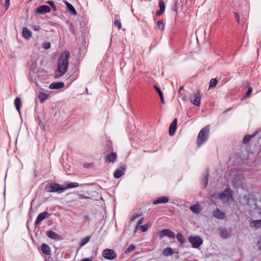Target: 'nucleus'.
I'll list each match as a JSON object with an SVG mask.
<instances>
[{
  "label": "nucleus",
  "instance_id": "nucleus-1",
  "mask_svg": "<svg viewBox=\"0 0 261 261\" xmlns=\"http://www.w3.org/2000/svg\"><path fill=\"white\" fill-rule=\"evenodd\" d=\"M70 53L68 50L64 51L60 56L57 65V69L55 71L54 77L58 79L63 76L68 68Z\"/></svg>",
  "mask_w": 261,
  "mask_h": 261
},
{
  "label": "nucleus",
  "instance_id": "nucleus-27",
  "mask_svg": "<svg viewBox=\"0 0 261 261\" xmlns=\"http://www.w3.org/2000/svg\"><path fill=\"white\" fill-rule=\"evenodd\" d=\"M250 226L255 228H258L261 227V219L253 220L250 223Z\"/></svg>",
  "mask_w": 261,
  "mask_h": 261
},
{
  "label": "nucleus",
  "instance_id": "nucleus-26",
  "mask_svg": "<svg viewBox=\"0 0 261 261\" xmlns=\"http://www.w3.org/2000/svg\"><path fill=\"white\" fill-rule=\"evenodd\" d=\"M190 210L195 214H199L201 210L200 206L198 204H195L193 205H192L190 207Z\"/></svg>",
  "mask_w": 261,
  "mask_h": 261
},
{
  "label": "nucleus",
  "instance_id": "nucleus-20",
  "mask_svg": "<svg viewBox=\"0 0 261 261\" xmlns=\"http://www.w3.org/2000/svg\"><path fill=\"white\" fill-rule=\"evenodd\" d=\"M22 36L27 40L29 39L32 36V32L27 28L22 29Z\"/></svg>",
  "mask_w": 261,
  "mask_h": 261
},
{
  "label": "nucleus",
  "instance_id": "nucleus-13",
  "mask_svg": "<svg viewBox=\"0 0 261 261\" xmlns=\"http://www.w3.org/2000/svg\"><path fill=\"white\" fill-rule=\"evenodd\" d=\"M177 123V120L176 118L174 119L171 122L169 128V134L170 136H172L175 134L176 130V125Z\"/></svg>",
  "mask_w": 261,
  "mask_h": 261
},
{
  "label": "nucleus",
  "instance_id": "nucleus-17",
  "mask_svg": "<svg viewBox=\"0 0 261 261\" xmlns=\"http://www.w3.org/2000/svg\"><path fill=\"white\" fill-rule=\"evenodd\" d=\"M64 3L66 6L67 10L69 12L70 14L72 15H75L76 14V12L74 7L68 2H65Z\"/></svg>",
  "mask_w": 261,
  "mask_h": 261
},
{
  "label": "nucleus",
  "instance_id": "nucleus-16",
  "mask_svg": "<svg viewBox=\"0 0 261 261\" xmlns=\"http://www.w3.org/2000/svg\"><path fill=\"white\" fill-rule=\"evenodd\" d=\"M63 82H53L49 85V88L51 89H60L64 87Z\"/></svg>",
  "mask_w": 261,
  "mask_h": 261
},
{
  "label": "nucleus",
  "instance_id": "nucleus-48",
  "mask_svg": "<svg viewBox=\"0 0 261 261\" xmlns=\"http://www.w3.org/2000/svg\"><path fill=\"white\" fill-rule=\"evenodd\" d=\"M6 9L7 10L10 6V0H5Z\"/></svg>",
  "mask_w": 261,
  "mask_h": 261
},
{
  "label": "nucleus",
  "instance_id": "nucleus-7",
  "mask_svg": "<svg viewBox=\"0 0 261 261\" xmlns=\"http://www.w3.org/2000/svg\"><path fill=\"white\" fill-rule=\"evenodd\" d=\"M126 168V165L125 164L121 163L119 168L115 171L114 173V176L116 178L120 177L121 176L124 174Z\"/></svg>",
  "mask_w": 261,
  "mask_h": 261
},
{
  "label": "nucleus",
  "instance_id": "nucleus-44",
  "mask_svg": "<svg viewBox=\"0 0 261 261\" xmlns=\"http://www.w3.org/2000/svg\"><path fill=\"white\" fill-rule=\"evenodd\" d=\"M140 215H141V214H136L133 215L132 216L131 221H134L137 218L140 217Z\"/></svg>",
  "mask_w": 261,
  "mask_h": 261
},
{
  "label": "nucleus",
  "instance_id": "nucleus-57",
  "mask_svg": "<svg viewBox=\"0 0 261 261\" xmlns=\"http://www.w3.org/2000/svg\"><path fill=\"white\" fill-rule=\"evenodd\" d=\"M85 218L89 219V217H88V216H85Z\"/></svg>",
  "mask_w": 261,
  "mask_h": 261
},
{
  "label": "nucleus",
  "instance_id": "nucleus-52",
  "mask_svg": "<svg viewBox=\"0 0 261 261\" xmlns=\"http://www.w3.org/2000/svg\"><path fill=\"white\" fill-rule=\"evenodd\" d=\"M173 10H174L175 12H176V13L177 12V11H178V8H177V2L175 3L174 7Z\"/></svg>",
  "mask_w": 261,
  "mask_h": 261
},
{
  "label": "nucleus",
  "instance_id": "nucleus-18",
  "mask_svg": "<svg viewBox=\"0 0 261 261\" xmlns=\"http://www.w3.org/2000/svg\"><path fill=\"white\" fill-rule=\"evenodd\" d=\"M47 236L52 239L58 240L60 239V235L57 233L52 231L49 230L46 232Z\"/></svg>",
  "mask_w": 261,
  "mask_h": 261
},
{
  "label": "nucleus",
  "instance_id": "nucleus-50",
  "mask_svg": "<svg viewBox=\"0 0 261 261\" xmlns=\"http://www.w3.org/2000/svg\"><path fill=\"white\" fill-rule=\"evenodd\" d=\"M244 199L246 200L247 203L248 204V203L249 202V199H250L248 197V196L247 195H244Z\"/></svg>",
  "mask_w": 261,
  "mask_h": 261
},
{
  "label": "nucleus",
  "instance_id": "nucleus-53",
  "mask_svg": "<svg viewBox=\"0 0 261 261\" xmlns=\"http://www.w3.org/2000/svg\"><path fill=\"white\" fill-rule=\"evenodd\" d=\"M160 97L161 101L162 103H164L165 101H164V97H163V94L162 95H160Z\"/></svg>",
  "mask_w": 261,
  "mask_h": 261
},
{
  "label": "nucleus",
  "instance_id": "nucleus-8",
  "mask_svg": "<svg viewBox=\"0 0 261 261\" xmlns=\"http://www.w3.org/2000/svg\"><path fill=\"white\" fill-rule=\"evenodd\" d=\"M201 100V94L199 91L192 96L190 98V101L196 106H199Z\"/></svg>",
  "mask_w": 261,
  "mask_h": 261
},
{
  "label": "nucleus",
  "instance_id": "nucleus-4",
  "mask_svg": "<svg viewBox=\"0 0 261 261\" xmlns=\"http://www.w3.org/2000/svg\"><path fill=\"white\" fill-rule=\"evenodd\" d=\"M189 241L194 248H199L203 243V240L198 236L189 237Z\"/></svg>",
  "mask_w": 261,
  "mask_h": 261
},
{
  "label": "nucleus",
  "instance_id": "nucleus-10",
  "mask_svg": "<svg viewBox=\"0 0 261 261\" xmlns=\"http://www.w3.org/2000/svg\"><path fill=\"white\" fill-rule=\"evenodd\" d=\"M49 216L50 215L47 212H44L43 213L39 214L35 220V225L36 226L39 225L42 221L49 217Z\"/></svg>",
  "mask_w": 261,
  "mask_h": 261
},
{
  "label": "nucleus",
  "instance_id": "nucleus-40",
  "mask_svg": "<svg viewBox=\"0 0 261 261\" xmlns=\"http://www.w3.org/2000/svg\"><path fill=\"white\" fill-rule=\"evenodd\" d=\"M47 4H48L50 7L52 8V9L54 10V11H56L57 10V8H56V5H55L54 4V2H53V1H47Z\"/></svg>",
  "mask_w": 261,
  "mask_h": 261
},
{
  "label": "nucleus",
  "instance_id": "nucleus-43",
  "mask_svg": "<svg viewBox=\"0 0 261 261\" xmlns=\"http://www.w3.org/2000/svg\"><path fill=\"white\" fill-rule=\"evenodd\" d=\"M38 125L41 127V128L44 130L45 126L44 125L43 122L41 120V119H39L38 121Z\"/></svg>",
  "mask_w": 261,
  "mask_h": 261
},
{
  "label": "nucleus",
  "instance_id": "nucleus-30",
  "mask_svg": "<svg viewBox=\"0 0 261 261\" xmlns=\"http://www.w3.org/2000/svg\"><path fill=\"white\" fill-rule=\"evenodd\" d=\"M136 247L134 244H130L129 246L125 250L124 253L125 254H128L130 252L133 251L136 249Z\"/></svg>",
  "mask_w": 261,
  "mask_h": 261
},
{
  "label": "nucleus",
  "instance_id": "nucleus-25",
  "mask_svg": "<svg viewBox=\"0 0 261 261\" xmlns=\"http://www.w3.org/2000/svg\"><path fill=\"white\" fill-rule=\"evenodd\" d=\"M119 17V15L118 14H115L114 15V18L115 20L114 22V24L115 27H116L118 30H120L121 29L122 25L121 23L119 20L118 19Z\"/></svg>",
  "mask_w": 261,
  "mask_h": 261
},
{
  "label": "nucleus",
  "instance_id": "nucleus-15",
  "mask_svg": "<svg viewBox=\"0 0 261 261\" xmlns=\"http://www.w3.org/2000/svg\"><path fill=\"white\" fill-rule=\"evenodd\" d=\"M169 201V198L166 196H163L158 198L156 200L152 202L153 205L158 204L166 203Z\"/></svg>",
  "mask_w": 261,
  "mask_h": 261
},
{
  "label": "nucleus",
  "instance_id": "nucleus-46",
  "mask_svg": "<svg viewBox=\"0 0 261 261\" xmlns=\"http://www.w3.org/2000/svg\"><path fill=\"white\" fill-rule=\"evenodd\" d=\"M50 43L49 42H46L44 44L43 47L45 49H48L50 47Z\"/></svg>",
  "mask_w": 261,
  "mask_h": 261
},
{
  "label": "nucleus",
  "instance_id": "nucleus-51",
  "mask_svg": "<svg viewBox=\"0 0 261 261\" xmlns=\"http://www.w3.org/2000/svg\"><path fill=\"white\" fill-rule=\"evenodd\" d=\"M257 244L258 245V249L261 250V237L260 239L258 241Z\"/></svg>",
  "mask_w": 261,
  "mask_h": 261
},
{
  "label": "nucleus",
  "instance_id": "nucleus-35",
  "mask_svg": "<svg viewBox=\"0 0 261 261\" xmlns=\"http://www.w3.org/2000/svg\"><path fill=\"white\" fill-rule=\"evenodd\" d=\"M217 80L216 79H212L210 82V87H214L217 84Z\"/></svg>",
  "mask_w": 261,
  "mask_h": 261
},
{
  "label": "nucleus",
  "instance_id": "nucleus-21",
  "mask_svg": "<svg viewBox=\"0 0 261 261\" xmlns=\"http://www.w3.org/2000/svg\"><path fill=\"white\" fill-rule=\"evenodd\" d=\"M209 176V172L207 170L206 171L204 176L201 180V182L204 188H205L207 186Z\"/></svg>",
  "mask_w": 261,
  "mask_h": 261
},
{
  "label": "nucleus",
  "instance_id": "nucleus-28",
  "mask_svg": "<svg viewBox=\"0 0 261 261\" xmlns=\"http://www.w3.org/2000/svg\"><path fill=\"white\" fill-rule=\"evenodd\" d=\"M79 186V184L77 182H66L65 183V186L63 188H65V190L70 188H76Z\"/></svg>",
  "mask_w": 261,
  "mask_h": 261
},
{
  "label": "nucleus",
  "instance_id": "nucleus-39",
  "mask_svg": "<svg viewBox=\"0 0 261 261\" xmlns=\"http://www.w3.org/2000/svg\"><path fill=\"white\" fill-rule=\"evenodd\" d=\"M149 227V224L148 223H146L145 225H141L140 228L142 231V232H145L147 231Z\"/></svg>",
  "mask_w": 261,
  "mask_h": 261
},
{
  "label": "nucleus",
  "instance_id": "nucleus-11",
  "mask_svg": "<svg viewBox=\"0 0 261 261\" xmlns=\"http://www.w3.org/2000/svg\"><path fill=\"white\" fill-rule=\"evenodd\" d=\"M117 159V155L116 152H111L105 158V162L107 163H114Z\"/></svg>",
  "mask_w": 261,
  "mask_h": 261
},
{
  "label": "nucleus",
  "instance_id": "nucleus-41",
  "mask_svg": "<svg viewBox=\"0 0 261 261\" xmlns=\"http://www.w3.org/2000/svg\"><path fill=\"white\" fill-rule=\"evenodd\" d=\"M252 90H253V89H252V87L248 88L247 91L245 95L244 96V98H246V97H249L250 95V94H251V93L252 92Z\"/></svg>",
  "mask_w": 261,
  "mask_h": 261
},
{
  "label": "nucleus",
  "instance_id": "nucleus-3",
  "mask_svg": "<svg viewBox=\"0 0 261 261\" xmlns=\"http://www.w3.org/2000/svg\"><path fill=\"white\" fill-rule=\"evenodd\" d=\"M45 190L48 192L62 193L65 191V188H63L59 184L50 182L45 186Z\"/></svg>",
  "mask_w": 261,
  "mask_h": 261
},
{
  "label": "nucleus",
  "instance_id": "nucleus-29",
  "mask_svg": "<svg viewBox=\"0 0 261 261\" xmlns=\"http://www.w3.org/2000/svg\"><path fill=\"white\" fill-rule=\"evenodd\" d=\"M90 238L91 236H87L86 237L82 238L80 243V247H81L88 243Z\"/></svg>",
  "mask_w": 261,
  "mask_h": 261
},
{
  "label": "nucleus",
  "instance_id": "nucleus-49",
  "mask_svg": "<svg viewBox=\"0 0 261 261\" xmlns=\"http://www.w3.org/2000/svg\"><path fill=\"white\" fill-rule=\"evenodd\" d=\"M69 30H70V31L73 34H75V31H74V28H73V27L72 24H70V27H69Z\"/></svg>",
  "mask_w": 261,
  "mask_h": 261
},
{
  "label": "nucleus",
  "instance_id": "nucleus-31",
  "mask_svg": "<svg viewBox=\"0 0 261 261\" xmlns=\"http://www.w3.org/2000/svg\"><path fill=\"white\" fill-rule=\"evenodd\" d=\"M220 235L222 238L226 239L228 237V232L226 228L220 229Z\"/></svg>",
  "mask_w": 261,
  "mask_h": 261
},
{
  "label": "nucleus",
  "instance_id": "nucleus-22",
  "mask_svg": "<svg viewBox=\"0 0 261 261\" xmlns=\"http://www.w3.org/2000/svg\"><path fill=\"white\" fill-rule=\"evenodd\" d=\"M174 253L173 249L171 247H167L163 250V254L165 256L172 255Z\"/></svg>",
  "mask_w": 261,
  "mask_h": 261
},
{
  "label": "nucleus",
  "instance_id": "nucleus-23",
  "mask_svg": "<svg viewBox=\"0 0 261 261\" xmlns=\"http://www.w3.org/2000/svg\"><path fill=\"white\" fill-rule=\"evenodd\" d=\"M14 105L16 110L20 113V108L21 107V101L19 97H16L14 100Z\"/></svg>",
  "mask_w": 261,
  "mask_h": 261
},
{
  "label": "nucleus",
  "instance_id": "nucleus-6",
  "mask_svg": "<svg viewBox=\"0 0 261 261\" xmlns=\"http://www.w3.org/2000/svg\"><path fill=\"white\" fill-rule=\"evenodd\" d=\"M102 256L106 259L112 260L116 257L117 255L113 249H105L102 252Z\"/></svg>",
  "mask_w": 261,
  "mask_h": 261
},
{
  "label": "nucleus",
  "instance_id": "nucleus-2",
  "mask_svg": "<svg viewBox=\"0 0 261 261\" xmlns=\"http://www.w3.org/2000/svg\"><path fill=\"white\" fill-rule=\"evenodd\" d=\"M210 128L208 126H205L199 132L197 139V146L200 147L203 143L207 141L208 138Z\"/></svg>",
  "mask_w": 261,
  "mask_h": 261
},
{
  "label": "nucleus",
  "instance_id": "nucleus-37",
  "mask_svg": "<svg viewBox=\"0 0 261 261\" xmlns=\"http://www.w3.org/2000/svg\"><path fill=\"white\" fill-rule=\"evenodd\" d=\"M144 220V218H141L138 222L136 226V228H135V229L134 230V233H136L137 231V228L139 227H140L141 226V224L143 223V221Z\"/></svg>",
  "mask_w": 261,
  "mask_h": 261
},
{
  "label": "nucleus",
  "instance_id": "nucleus-56",
  "mask_svg": "<svg viewBox=\"0 0 261 261\" xmlns=\"http://www.w3.org/2000/svg\"><path fill=\"white\" fill-rule=\"evenodd\" d=\"M81 261H91L89 258H86L82 259Z\"/></svg>",
  "mask_w": 261,
  "mask_h": 261
},
{
  "label": "nucleus",
  "instance_id": "nucleus-9",
  "mask_svg": "<svg viewBox=\"0 0 261 261\" xmlns=\"http://www.w3.org/2000/svg\"><path fill=\"white\" fill-rule=\"evenodd\" d=\"M232 197V194L229 188L225 189L224 192L218 194V197L221 199L229 198Z\"/></svg>",
  "mask_w": 261,
  "mask_h": 261
},
{
  "label": "nucleus",
  "instance_id": "nucleus-5",
  "mask_svg": "<svg viewBox=\"0 0 261 261\" xmlns=\"http://www.w3.org/2000/svg\"><path fill=\"white\" fill-rule=\"evenodd\" d=\"M159 236L161 239L165 236L169 238L174 239L175 234L173 231L169 229H164L159 232Z\"/></svg>",
  "mask_w": 261,
  "mask_h": 261
},
{
  "label": "nucleus",
  "instance_id": "nucleus-24",
  "mask_svg": "<svg viewBox=\"0 0 261 261\" xmlns=\"http://www.w3.org/2000/svg\"><path fill=\"white\" fill-rule=\"evenodd\" d=\"M49 96V95L44 92H40L38 95V98L41 103L46 100Z\"/></svg>",
  "mask_w": 261,
  "mask_h": 261
},
{
  "label": "nucleus",
  "instance_id": "nucleus-33",
  "mask_svg": "<svg viewBox=\"0 0 261 261\" xmlns=\"http://www.w3.org/2000/svg\"><path fill=\"white\" fill-rule=\"evenodd\" d=\"M177 241L181 244L184 243V236L182 233L178 232L177 233L176 236H175Z\"/></svg>",
  "mask_w": 261,
  "mask_h": 261
},
{
  "label": "nucleus",
  "instance_id": "nucleus-45",
  "mask_svg": "<svg viewBox=\"0 0 261 261\" xmlns=\"http://www.w3.org/2000/svg\"><path fill=\"white\" fill-rule=\"evenodd\" d=\"M33 29L35 31H39L41 28L38 25H34L32 27Z\"/></svg>",
  "mask_w": 261,
  "mask_h": 261
},
{
  "label": "nucleus",
  "instance_id": "nucleus-12",
  "mask_svg": "<svg viewBox=\"0 0 261 261\" xmlns=\"http://www.w3.org/2000/svg\"><path fill=\"white\" fill-rule=\"evenodd\" d=\"M50 11V7L47 5H42L38 7L36 9V13L40 14H43L48 13Z\"/></svg>",
  "mask_w": 261,
  "mask_h": 261
},
{
  "label": "nucleus",
  "instance_id": "nucleus-54",
  "mask_svg": "<svg viewBox=\"0 0 261 261\" xmlns=\"http://www.w3.org/2000/svg\"><path fill=\"white\" fill-rule=\"evenodd\" d=\"M163 13H164V12H163L162 11H161V10H159V11H157V12H156L155 15H156V16H159V15H160L161 14H163Z\"/></svg>",
  "mask_w": 261,
  "mask_h": 261
},
{
  "label": "nucleus",
  "instance_id": "nucleus-36",
  "mask_svg": "<svg viewBox=\"0 0 261 261\" xmlns=\"http://www.w3.org/2000/svg\"><path fill=\"white\" fill-rule=\"evenodd\" d=\"M253 136H250V135H246V136H245L244 137V138H243V143L245 144H247L249 142L250 139Z\"/></svg>",
  "mask_w": 261,
  "mask_h": 261
},
{
  "label": "nucleus",
  "instance_id": "nucleus-42",
  "mask_svg": "<svg viewBox=\"0 0 261 261\" xmlns=\"http://www.w3.org/2000/svg\"><path fill=\"white\" fill-rule=\"evenodd\" d=\"M154 88L155 89L156 92L158 93L159 96L163 95V93L161 91V90L156 86H154Z\"/></svg>",
  "mask_w": 261,
  "mask_h": 261
},
{
  "label": "nucleus",
  "instance_id": "nucleus-34",
  "mask_svg": "<svg viewBox=\"0 0 261 261\" xmlns=\"http://www.w3.org/2000/svg\"><path fill=\"white\" fill-rule=\"evenodd\" d=\"M159 5L160 7V10L162 11L163 12L165 11V3L163 0H160L159 3Z\"/></svg>",
  "mask_w": 261,
  "mask_h": 261
},
{
  "label": "nucleus",
  "instance_id": "nucleus-55",
  "mask_svg": "<svg viewBox=\"0 0 261 261\" xmlns=\"http://www.w3.org/2000/svg\"><path fill=\"white\" fill-rule=\"evenodd\" d=\"M79 197L81 199H82V198L90 199V198L89 197H85V196H84V195H80Z\"/></svg>",
  "mask_w": 261,
  "mask_h": 261
},
{
  "label": "nucleus",
  "instance_id": "nucleus-14",
  "mask_svg": "<svg viewBox=\"0 0 261 261\" xmlns=\"http://www.w3.org/2000/svg\"><path fill=\"white\" fill-rule=\"evenodd\" d=\"M213 215L215 218L219 220H223L225 217V214L218 208L213 211Z\"/></svg>",
  "mask_w": 261,
  "mask_h": 261
},
{
  "label": "nucleus",
  "instance_id": "nucleus-47",
  "mask_svg": "<svg viewBox=\"0 0 261 261\" xmlns=\"http://www.w3.org/2000/svg\"><path fill=\"white\" fill-rule=\"evenodd\" d=\"M234 14L235 15V17L237 19L238 23H240V16L239 14L237 12H234Z\"/></svg>",
  "mask_w": 261,
  "mask_h": 261
},
{
  "label": "nucleus",
  "instance_id": "nucleus-38",
  "mask_svg": "<svg viewBox=\"0 0 261 261\" xmlns=\"http://www.w3.org/2000/svg\"><path fill=\"white\" fill-rule=\"evenodd\" d=\"M158 28L161 30H164L165 28L164 23L161 21H158L157 22Z\"/></svg>",
  "mask_w": 261,
  "mask_h": 261
},
{
  "label": "nucleus",
  "instance_id": "nucleus-32",
  "mask_svg": "<svg viewBox=\"0 0 261 261\" xmlns=\"http://www.w3.org/2000/svg\"><path fill=\"white\" fill-rule=\"evenodd\" d=\"M106 152H112L113 150V145L111 142L107 143L105 146Z\"/></svg>",
  "mask_w": 261,
  "mask_h": 261
},
{
  "label": "nucleus",
  "instance_id": "nucleus-19",
  "mask_svg": "<svg viewBox=\"0 0 261 261\" xmlns=\"http://www.w3.org/2000/svg\"><path fill=\"white\" fill-rule=\"evenodd\" d=\"M41 250L46 255H50L51 253V250L49 246L45 243H43L41 246Z\"/></svg>",
  "mask_w": 261,
  "mask_h": 261
}]
</instances>
